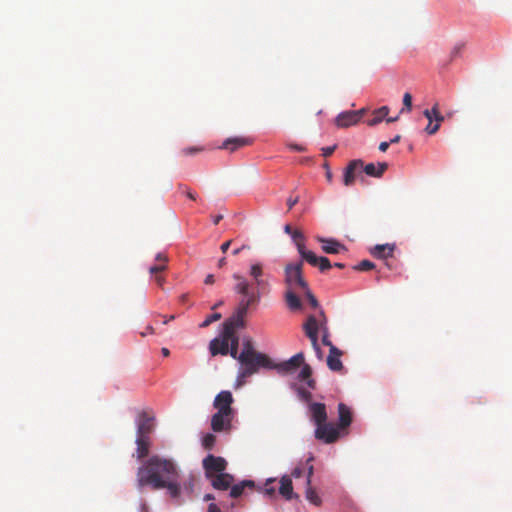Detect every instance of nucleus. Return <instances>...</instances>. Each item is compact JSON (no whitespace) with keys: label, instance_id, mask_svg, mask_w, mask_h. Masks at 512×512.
Here are the masks:
<instances>
[{"label":"nucleus","instance_id":"1","mask_svg":"<svg viewBox=\"0 0 512 512\" xmlns=\"http://www.w3.org/2000/svg\"><path fill=\"white\" fill-rule=\"evenodd\" d=\"M177 477L174 463L159 456H152L137 471V484L141 489L145 486L153 490L164 488V481Z\"/></svg>","mask_w":512,"mask_h":512},{"label":"nucleus","instance_id":"2","mask_svg":"<svg viewBox=\"0 0 512 512\" xmlns=\"http://www.w3.org/2000/svg\"><path fill=\"white\" fill-rule=\"evenodd\" d=\"M236 360H238L242 366V369L238 374V380L251 376L256 373L260 367H273L272 361L267 355L255 350L253 341L250 337L243 339L242 350L238 353Z\"/></svg>","mask_w":512,"mask_h":512},{"label":"nucleus","instance_id":"3","mask_svg":"<svg viewBox=\"0 0 512 512\" xmlns=\"http://www.w3.org/2000/svg\"><path fill=\"white\" fill-rule=\"evenodd\" d=\"M302 268V262L290 263L285 266L284 273L287 290L307 289L308 283L304 279Z\"/></svg>","mask_w":512,"mask_h":512},{"label":"nucleus","instance_id":"4","mask_svg":"<svg viewBox=\"0 0 512 512\" xmlns=\"http://www.w3.org/2000/svg\"><path fill=\"white\" fill-rule=\"evenodd\" d=\"M249 276L253 279L257 293L261 295L269 289V274L265 272L264 265L261 262H253L249 266Z\"/></svg>","mask_w":512,"mask_h":512},{"label":"nucleus","instance_id":"5","mask_svg":"<svg viewBox=\"0 0 512 512\" xmlns=\"http://www.w3.org/2000/svg\"><path fill=\"white\" fill-rule=\"evenodd\" d=\"M205 475L207 478H212L216 474L223 473L227 467V461L223 457L207 455L202 461Z\"/></svg>","mask_w":512,"mask_h":512},{"label":"nucleus","instance_id":"6","mask_svg":"<svg viewBox=\"0 0 512 512\" xmlns=\"http://www.w3.org/2000/svg\"><path fill=\"white\" fill-rule=\"evenodd\" d=\"M339 436V428L333 423L327 422L317 426L315 429V438L327 444L336 442L339 439Z\"/></svg>","mask_w":512,"mask_h":512},{"label":"nucleus","instance_id":"7","mask_svg":"<svg viewBox=\"0 0 512 512\" xmlns=\"http://www.w3.org/2000/svg\"><path fill=\"white\" fill-rule=\"evenodd\" d=\"M303 330L305 335L311 341V345L315 351L318 359H323V352L317 342V327L315 324V315H309L303 324Z\"/></svg>","mask_w":512,"mask_h":512},{"label":"nucleus","instance_id":"8","mask_svg":"<svg viewBox=\"0 0 512 512\" xmlns=\"http://www.w3.org/2000/svg\"><path fill=\"white\" fill-rule=\"evenodd\" d=\"M234 402L232 393L228 390H223L218 393L214 399L213 406L217 409V412L223 414H234L232 403Z\"/></svg>","mask_w":512,"mask_h":512},{"label":"nucleus","instance_id":"9","mask_svg":"<svg viewBox=\"0 0 512 512\" xmlns=\"http://www.w3.org/2000/svg\"><path fill=\"white\" fill-rule=\"evenodd\" d=\"M365 111L366 110L364 108H362L357 111L342 112L336 117L335 124L337 127H340V128H347L349 126L355 125L358 122H360Z\"/></svg>","mask_w":512,"mask_h":512},{"label":"nucleus","instance_id":"10","mask_svg":"<svg viewBox=\"0 0 512 512\" xmlns=\"http://www.w3.org/2000/svg\"><path fill=\"white\" fill-rule=\"evenodd\" d=\"M229 337L230 336H226L225 331L222 330L218 337L210 341L209 351L212 356H226L229 354Z\"/></svg>","mask_w":512,"mask_h":512},{"label":"nucleus","instance_id":"11","mask_svg":"<svg viewBox=\"0 0 512 512\" xmlns=\"http://www.w3.org/2000/svg\"><path fill=\"white\" fill-rule=\"evenodd\" d=\"M363 161L360 159L352 160L346 167L343 175V183L345 186H352L357 177L361 176Z\"/></svg>","mask_w":512,"mask_h":512},{"label":"nucleus","instance_id":"12","mask_svg":"<svg viewBox=\"0 0 512 512\" xmlns=\"http://www.w3.org/2000/svg\"><path fill=\"white\" fill-rule=\"evenodd\" d=\"M234 414L216 412L211 418V428L214 432L229 431L232 427Z\"/></svg>","mask_w":512,"mask_h":512},{"label":"nucleus","instance_id":"13","mask_svg":"<svg viewBox=\"0 0 512 512\" xmlns=\"http://www.w3.org/2000/svg\"><path fill=\"white\" fill-rule=\"evenodd\" d=\"M304 353L299 352L292 356L289 360L276 365L275 368L282 373H292L295 372L299 367H302L304 363ZM274 368V366L272 367Z\"/></svg>","mask_w":512,"mask_h":512},{"label":"nucleus","instance_id":"14","mask_svg":"<svg viewBox=\"0 0 512 512\" xmlns=\"http://www.w3.org/2000/svg\"><path fill=\"white\" fill-rule=\"evenodd\" d=\"M153 420V416H150L146 411H142L137 420V435L150 436L154 429Z\"/></svg>","mask_w":512,"mask_h":512},{"label":"nucleus","instance_id":"15","mask_svg":"<svg viewBox=\"0 0 512 512\" xmlns=\"http://www.w3.org/2000/svg\"><path fill=\"white\" fill-rule=\"evenodd\" d=\"M309 411L311 414V420L315 423L316 427L324 423H327V411L324 403H310Z\"/></svg>","mask_w":512,"mask_h":512},{"label":"nucleus","instance_id":"16","mask_svg":"<svg viewBox=\"0 0 512 512\" xmlns=\"http://www.w3.org/2000/svg\"><path fill=\"white\" fill-rule=\"evenodd\" d=\"M315 324L317 327V334L321 332L322 334V344L328 346L329 349L331 346H334L330 340V334L327 326V318L323 310H320L318 317L315 316Z\"/></svg>","mask_w":512,"mask_h":512},{"label":"nucleus","instance_id":"17","mask_svg":"<svg viewBox=\"0 0 512 512\" xmlns=\"http://www.w3.org/2000/svg\"><path fill=\"white\" fill-rule=\"evenodd\" d=\"M223 329L226 336H231L232 332L237 333L238 329H243L246 326L245 317H240L233 314L231 317L223 322Z\"/></svg>","mask_w":512,"mask_h":512},{"label":"nucleus","instance_id":"18","mask_svg":"<svg viewBox=\"0 0 512 512\" xmlns=\"http://www.w3.org/2000/svg\"><path fill=\"white\" fill-rule=\"evenodd\" d=\"M211 479L212 486L217 490H227L231 487L234 477L228 473L214 475Z\"/></svg>","mask_w":512,"mask_h":512},{"label":"nucleus","instance_id":"19","mask_svg":"<svg viewBox=\"0 0 512 512\" xmlns=\"http://www.w3.org/2000/svg\"><path fill=\"white\" fill-rule=\"evenodd\" d=\"M342 351L335 346H331L329 349V355L327 357V366L332 371H340L343 368L341 361Z\"/></svg>","mask_w":512,"mask_h":512},{"label":"nucleus","instance_id":"20","mask_svg":"<svg viewBox=\"0 0 512 512\" xmlns=\"http://www.w3.org/2000/svg\"><path fill=\"white\" fill-rule=\"evenodd\" d=\"M251 143L252 140L247 137H231L222 143L221 148L234 152L241 147L250 145Z\"/></svg>","mask_w":512,"mask_h":512},{"label":"nucleus","instance_id":"21","mask_svg":"<svg viewBox=\"0 0 512 512\" xmlns=\"http://www.w3.org/2000/svg\"><path fill=\"white\" fill-rule=\"evenodd\" d=\"M279 493L286 499L291 500L293 498H298V495L293 491V485L291 477L288 475H284L280 479Z\"/></svg>","mask_w":512,"mask_h":512},{"label":"nucleus","instance_id":"22","mask_svg":"<svg viewBox=\"0 0 512 512\" xmlns=\"http://www.w3.org/2000/svg\"><path fill=\"white\" fill-rule=\"evenodd\" d=\"M136 457L138 460H142L149 454L150 448V436L137 435L136 437Z\"/></svg>","mask_w":512,"mask_h":512},{"label":"nucleus","instance_id":"23","mask_svg":"<svg viewBox=\"0 0 512 512\" xmlns=\"http://www.w3.org/2000/svg\"><path fill=\"white\" fill-rule=\"evenodd\" d=\"M338 413H339V429L347 428L352 422V414L350 409L344 404L339 403L338 405Z\"/></svg>","mask_w":512,"mask_h":512},{"label":"nucleus","instance_id":"24","mask_svg":"<svg viewBox=\"0 0 512 512\" xmlns=\"http://www.w3.org/2000/svg\"><path fill=\"white\" fill-rule=\"evenodd\" d=\"M387 163H378L377 165L373 163H369L367 165L363 164L362 172L364 171L368 176L372 177H381L384 172L387 170Z\"/></svg>","mask_w":512,"mask_h":512},{"label":"nucleus","instance_id":"25","mask_svg":"<svg viewBox=\"0 0 512 512\" xmlns=\"http://www.w3.org/2000/svg\"><path fill=\"white\" fill-rule=\"evenodd\" d=\"M318 240L323 243L322 249L325 253L328 254H337L341 249L344 248L342 244L333 239L319 238Z\"/></svg>","mask_w":512,"mask_h":512},{"label":"nucleus","instance_id":"26","mask_svg":"<svg viewBox=\"0 0 512 512\" xmlns=\"http://www.w3.org/2000/svg\"><path fill=\"white\" fill-rule=\"evenodd\" d=\"M233 278L237 281L235 288H234L235 292H237L243 296L251 295V293L249 292L250 285H249L248 281L246 280V278H244L243 276L238 275V274H234Z\"/></svg>","mask_w":512,"mask_h":512},{"label":"nucleus","instance_id":"27","mask_svg":"<svg viewBox=\"0 0 512 512\" xmlns=\"http://www.w3.org/2000/svg\"><path fill=\"white\" fill-rule=\"evenodd\" d=\"M296 290H287L285 300L290 310H299L302 307L300 298L295 293Z\"/></svg>","mask_w":512,"mask_h":512},{"label":"nucleus","instance_id":"28","mask_svg":"<svg viewBox=\"0 0 512 512\" xmlns=\"http://www.w3.org/2000/svg\"><path fill=\"white\" fill-rule=\"evenodd\" d=\"M298 378L300 381L306 382L309 388H315V380L312 378V369L308 364H303Z\"/></svg>","mask_w":512,"mask_h":512},{"label":"nucleus","instance_id":"29","mask_svg":"<svg viewBox=\"0 0 512 512\" xmlns=\"http://www.w3.org/2000/svg\"><path fill=\"white\" fill-rule=\"evenodd\" d=\"M254 482L252 480H243L239 484L231 485L230 489V496L232 498H238L240 497L245 488H253Z\"/></svg>","mask_w":512,"mask_h":512},{"label":"nucleus","instance_id":"30","mask_svg":"<svg viewBox=\"0 0 512 512\" xmlns=\"http://www.w3.org/2000/svg\"><path fill=\"white\" fill-rule=\"evenodd\" d=\"M156 261L159 262L158 264L156 265H153L149 268V272L150 274H157V273H160V272H163L167 269V261H168V257L163 254V253H158L156 255Z\"/></svg>","mask_w":512,"mask_h":512},{"label":"nucleus","instance_id":"31","mask_svg":"<svg viewBox=\"0 0 512 512\" xmlns=\"http://www.w3.org/2000/svg\"><path fill=\"white\" fill-rule=\"evenodd\" d=\"M389 113V108L387 106H382L378 109H376L373 114H374V117L367 120V124L369 126H375L377 125L378 123H380L384 117H386Z\"/></svg>","mask_w":512,"mask_h":512},{"label":"nucleus","instance_id":"32","mask_svg":"<svg viewBox=\"0 0 512 512\" xmlns=\"http://www.w3.org/2000/svg\"><path fill=\"white\" fill-rule=\"evenodd\" d=\"M177 477L170 478L164 481V488H167L169 494L173 498H177L180 495V485L176 481Z\"/></svg>","mask_w":512,"mask_h":512},{"label":"nucleus","instance_id":"33","mask_svg":"<svg viewBox=\"0 0 512 512\" xmlns=\"http://www.w3.org/2000/svg\"><path fill=\"white\" fill-rule=\"evenodd\" d=\"M238 347H239V337H238L237 333L232 332V335L229 337V355L233 359H237V357H238V353H239Z\"/></svg>","mask_w":512,"mask_h":512},{"label":"nucleus","instance_id":"34","mask_svg":"<svg viewBox=\"0 0 512 512\" xmlns=\"http://www.w3.org/2000/svg\"><path fill=\"white\" fill-rule=\"evenodd\" d=\"M393 251L394 247L389 244L377 245L374 250V255L379 258H386L388 256H392Z\"/></svg>","mask_w":512,"mask_h":512},{"label":"nucleus","instance_id":"35","mask_svg":"<svg viewBox=\"0 0 512 512\" xmlns=\"http://www.w3.org/2000/svg\"><path fill=\"white\" fill-rule=\"evenodd\" d=\"M299 254L303 260L307 261L310 265L317 267L320 257L316 256L314 252L305 248L304 250H301Z\"/></svg>","mask_w":512,"mask_h":512},{"label":"nucleus","instance_id":"36","mask_svg":"<svg viewBox=\"0 0 512 512\" xmlns=\"http://www.w3.org/2000/svg\"><path fill=\"white\" fill-rule=\"evenodd\" d=\"M306 499L315 506H320L322 504L320 496L311 485L306 488Z\"/></svg>","mask_w":512,"mask_h":512},{"label":"nucleus","instance_id":"37","mask_svg":"<svg viewBox=\"0 0 512 512\" xmlns=\"http://www.w3.org/2000/svg\"><path fill=\"white\" fill-rule=\"evenodd\" d=\"M260 298H261V294L260 293H251V295H248V296H245V298H243L239 304L243 307H246L247 309H249L250 306H253V305H256L259 301H260Z\"/></svg>","mask_w":512,"mask_h":512},{"label":"nucleus","instance_id":"38","mask_svg":"<svg viewBox=\"0 0 512 512\" xmlns=\"http://www.w3.org/2000/svg\"><path fill=\"white\" fill-rule=\"evenodd\" d=\"M291 238L294 242V244L296 245L297 247V250L298 252H301V250H304L306 247H305V236L303 235V233L299 230H295L293 232V234L291 235Z\"/></svg>","mask_w":512,"mask_h":512},{"label":"nucleus","instance_id":"39","mask_svg":"<svg viewBox=\"0 0 512 512\" xmlns=\"http://www.w3.org/2000/svg\"><path fill=\"white\" fill-rule=\"evenodd\" d=\"M215 442L216 437L211 433L206 434L202 439V445L206 450H211L214 447Z\"/></svg>","mask_w":512,"mask_h":512},{"label":"nucleus","instance_id":"40","mask_svg":"<svg viewBox=\"0 0 512 512\" xmlns=\"http://www.w3.org/2000/svg\"><path fill=\"white\" fill-rule=\"evenodd\" d=\"M375 267L374 263L369 260H362L357 265H355L353 268L354 270L358 271H369L372 270Z\"/></svg>","mask_w":512,"mask_h":512},{"label":"nucleus","instance_id":"41","mask_svg":"<svg viewBox=\"0 0 512 512\" xmlns=\"http://www.w3.org/2000/svg\"><path fill=\"white\" fill-rule=\"evenodd\" d=\"M221 314L220 313H213L211 315H209L201 324H200V327L201 328H206L208 327L210 324H212L213 322L215 321H218L221 319Z\"/></svg>","mask_w":512,"mask_h":512},{"label":"nucleus","instance_id":"42","mask_svg":"<svg viewBox=\"0 0 512 512\" xmlns=\"http://www.w3.org/2000/svg\"><path fill=\"white\" fill-rule=\"evenodd\" d=\"M412 109V95L406 92L403 96V108L401 109V113L404 111L410 112Z\"/></svg>","mask_w":512,"mask_h":512},{"label":"nucleus","instance_id":"43","mask_svg":"<svg viewBox=\"0 0 512 512\" xmlns=\"http://www.w3.org/2000/svg\"><path fill=\"white\" fill-rule=\"evenodd\" d=\"M317 267L321 272H325L329 270L332 267V265L327 257H320Z\"/></svg>","mask_w":512,"mask_h":512},{"label":"nucleus","instance_id":"44","mask_svg":"<svg viewBox=\"0 0 512 512\" xmlns=\"http://www.w3.org/2000/svg\"><path fill=\"white\" fill-rule=\"evenodd\" d=\"M465 48V44L464 43H457L451 50V59H455L457 57H459L462 53V51L464 50Z\"/></svg>","mask_w":512,"mask_h":512},{"label":"nucleus","instance_id":"45","mask_svg":"<svg viewBox=\"0 0 512 512\" xmlns=\"http://www.w3.org/2000/svg\"><path fill=\"white\" fill-rule=\"evenodd\" d=\"M303 291L305 292V295H306L310 305L313 308H317L319 306L318 300L313 295V293L310 291L309 286H307V289H304Z\"/></svg>","mask_w":512,"mask_h":512},{"label":"nucleus","instance_id":"46","mask_svg":"<svg viewBox=\"0 0 512 512\" xmlns=\"http://www.w3.org/2000/svg\"><path fill=\"white\" fill-rule=\"evenodd\" d=\"M298 394H299L300 398L302 400H304L305 402H309L312 398L311 392L306 389H303V388L298 389Z\"/></svg>","mask_w":512,"mask_h":512},{"label":"nucleus","instance_id":"47","mask_svg":"<svg viewBox=\"0 0 512 512\" xmlns=\"http://www.w3.org/2000/svg\"><path fill=\"white\" fill-rule=\"evenodd\" d=\"M439 128H440L439 123L432 124V122H429V124L425 128V131L429 135H433L439 130Z\"/></svg>","mask_w":512,"mask_h":512},{"label":"nucleus","instance_id":"48","mask_svg":"<svg viewBox=\"0 0 512 512\" xmlns=\"http://www.w3.org/2000/svg\"><path fill=\"white\" fill-rule=\"evenodd\" d=\"M433 114H434V119L433 120H435L436 123H439V125H440L441 122L444 120V117L439 112L437 105L433 106Z\"/></svg>","mask_w":512,"mask_h":512},{"label":"nucleus","instance_id":"49","mask_svg":"<svg viewBox=\"0 0 512 512\" xmlns=\"http://www.w3.org/2000/svg\"><path fill=\"white\" fill-rule=\"evenodd\" d=\"M336 147H337L336 145L323 147L322 148V155L324 157L331 156L333 154V152L335 151Z\"/></svg>","mask_w":512,"mask_h":512},{"label":"nucleus","instance_id":"50","mask_svg":"<svg viewBox=\"0 0 512 512\" xmlns=\"http://www.w3.org/2000/svg\"><path fill=\"white\" fill-rule=\"evenodd\" d=\"M247 312H248V309L246 307H243L240 304H238V306L233 314L238 315L240 317H246Z\"/></svg>","mask_w":512,"mask_h":512},{"label":"nucleus","instance_id":"51","mask_svg":"<svg viewBox=\"0 0 512 512\" xmlns=\"http://www.w3.org/2000/svg\"><path fill=\"white\" fill-rule=\"evenodd\" d=\"M299 201V197L296 196V197H289L287 199V206H288V210H291Z\"/></svg>","mask_w":512,"mask_h":512},{"label":"nucleus","instance_id":"52","mask_svg":"<svg viewBox=\"0 0 512 512\" xmlns=\"http://www.w3.org/2000/svg\"><path fill=\"white\" fill-rule=\"evenodd\" d=\"M313 472H314V468H313L312 465H310L308 467V471H307V478H306V485L307 486L311 485V478H312Z\"/></svg>","mask_w":512,"mask_h":512},{"label":"nucleus","instance_id":"53","mask_svg":"<svg viewBox=\"0 0 512 512\" xmlns=\"http://www.w3.org/2000/svg\"><path fill=\"white\" fill-rule=\"evenodd\" d=\"M302 474H303V469L300 467H296L292 471L291 476H293L294 478H300L302 476Z\"/></svg>","mask_w":512,"mask_h":512},{"label":"nucleus","instance_id":"54","mask_svg":"<svg viewBox=\"0 0 512 512\" xmlns=\"http://www.w3.org/2000/svg\"><path fill=\"white\" fill-rule=\"evenodd\" d=\"M272 482H273V480L269 479V480L266 482V485H265V486H266V487H265V492H266V494H268V495H272V494H274V492H275V489H274L273 487H269V484H270V483H272Z\"/></svg>","mask_w":512,"mask_h":512},{"label":"nucleus","instance_id":"55","mask_svg":"<svg viewBox=\"0 0 512 512\" xmlns=\"http://www.w3.org/2000/svg\"><path fill=\"white\" fill-rule=\"evenodd\" d=\"M158 274L159 273L154 274L155 275V281H156V283H157V285L159 287H162L164 285V283H165V278L163 276H161V275H158Z\"/></svg>","mask_w":512,"mask_h":512},{"label":"nucleus","instance_id":"56","mask_svg":"<svg viewBox=\"0 0 512 512\" xmlns=\"http://www.w3.org/2000/svg\"><path fill=\"white\" fill-rule=\"evenodd\" d=\"M423 114L429 120V122L433 121V119H434L433 108L431 110L426 109Z\"/></svg>","mask_w":512,"mask_h":512},{"label":"nucleus","instance_id":"57","mask_svg":"<svg viewBox=\"0 0 512 512\" xmlns=\"http://www.w3.org/2000/svg\"><path fill=\"white\" fill-rule=\"evenodd\" d=\"M291 150H294V151H298V152H303L305 151V147L301 146V145H298V144H290L288 146Z\"/></svg>","mask_w":512,"mask_h":512},{"label":"nucleus","instance_id":"58","mask_svg":"<svg viewBox=\"0 0 512 512\" xmlns=\"http://www.w3.org/2000/svg\"><path fill=\"white\" fill-rule=\"evenodd\" d=\"M324 168L326 169V179L328 182H331L332 181V172L329 168V165L328 163H325L324 164Z\"/></svg>","mask_w":512,"mask_h":512},{"label":"nucleus","instance_id":"59","mask_svg":"<svg viewBox=\"0 0 512 512\" xmlns=\"http://www.w3.org/2000/svg\"><path fill=\"white\" fill-rule=\"evenodd\" d=\"M198 151H200V149H198V148H185V149H183V153L185 155H191V154L197 153Z\"/></svg>","mask_w":512,"mask_h":512},{"label":"nucleus","instance_id":"60","mask_svg":"<svg viewBox=\"0 0 512 512\" xmlns=\"http://www.w3.org/2000/svg\"><path fill=\"white\" fill-rule=\"evenodd\" d=\"M215 282V278L213 274H208L204 280V283L207 285L213 284Z\"/></svg>","mask_w":512,"mask_h":512},{"label":"nucleus","instance_id":"61","mask_svg":"<svg viewBox=\"0 0 512 512\" xmlns=\"http://www.w3.org/2000/svg\"><path fill=\"white\" fill-rule=\"evenodd\" d=\"M231 243H232V240H228V241L224 242V243L221 245V251H222L223 253H225V252L229 249V247H230Z\"/></svg>","mask_w":512,"mask_h":512},{"label":"nucleus","instance_id":"62","mask_svg":"<svg viewBox=\"0 0 512 512\" xmlns=\"http://www.w3.org/2000/svg\"><path fill=\"white\" fill-rule=\"evenodd\" d=\"M389 145H390L389 142H381L380 145H379V150L381 152H386L387 149L389 148Z\"/></svg>","mask_w":512,"mask_h":512},{"label":"nucleus","instance_id":"63","mask_svg":"<svg viewBox=\"0 0 512 512\" xmlns=\"http://www.w3.org/2000/svg\"><path fill=\"white\" fill-rule=\"evenodd\" d=\"M207 512H221V511H220L219 507L216 504L212 503V504H210L208 506V511Z\"/></svg>","mask_w":512,"mask_h":512},{"label":"nucleus","instance_id":"64","mask_svg":"<svg viewBox=\"0 0 512 512\" xmlns=\"http://www.w3.org/2000/svg\"><path fill=\"white\" fill-rule=\"evenodd\" d=\"M294 231H295V230H293V229H292V227H291V225H290V224H286V225L284 226V232H285L286 234H288V235H290V236H291V235L293 234V232H294Z\"/></svg>","mask_w":512,"mask_h":512}]
</instances>
